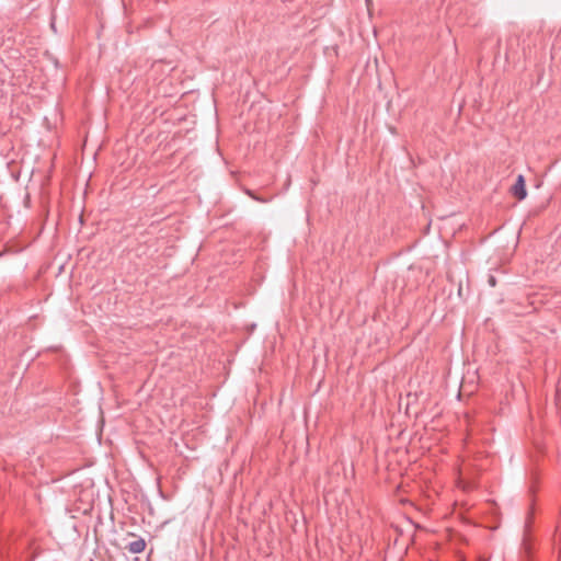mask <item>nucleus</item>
<instances>
[{
    "label": "nucleus",
    "instance_id": "f257e3e1",
    "mask_svg": "<svg viewBox=\"0 0 561 561\" xmlns=\"http://www.w3.org/2000/svg\"><path fill=\"white\" fill-rule=\"evenodd\" d=\"M511 193L518 201H523L526 198L527 190L524 175L519 174L517 176L515 184L511 187Z\"/></svg>",
    "mask_w": 561,
    "mask_h": 561
},
{
    "label": "nucleus",
    "instance_id": "7ed1b4c3",
    "mask_svg": "<svg viewBox=\"0 0 561 561\" xmlns=\"http://www.w3.org/2000/svg\"><path fill=\"white\" fill-rule=\"evenodd\" d=\"M249 195H250L252 198H254V199H256V201H259V202H262V203L266 202V199L259 198V197H256L255 195H253L252 193H249Z\"/></svg>",
    "mask_w": 561,
    "mask_h": 561
},
{
    "label": "nucleus",
    "instance_id": "f03ea898",
    "mask_svg": "<svg viewBox=\"0 0 561 561\" xmlns=\"http://www.w3.org/2000/svg\"><path fill=\"white\" fill-rule=\"evenodd\" d=\"M126 549L131 553H141L146 549V541L142 538L129 542Z\"/></svg>",
    "mask_w": 561,
    "mask_h": 561
}]
</instances>
